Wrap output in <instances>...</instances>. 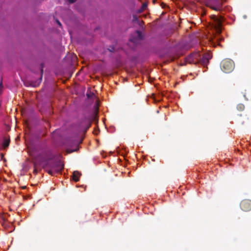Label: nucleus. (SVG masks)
Segmentation results:
<instances>
[{
  "label": "nucleus",
  "mask_w": 251,
  "mask_h": 251,
  "mask_svg": "<svg viewBox=\"0 0 251 251\" xmlns=\"http://www.w3.org/2000/svg\"><path fill=\"white\" fill-rule=\"evenodd\" d=\"M226 0H205V3L206 6L217 11L230 10L227 6H224V3Z\"/></svg>",
  "instance_id": "f257e3e1"
},
{
  "label": "nucleus",
  "mask_w": 251,
  "mask_h": 251,
  "mask_svg": "<svg viewBox=\"0 0 251 251\" xmlns=\"http://www.w3.org/2000/svg\"><path fill=\"white\" fill-rule=\"evenodd\" d=\"M48 166L49 169L47 171L51 176L61 173L64 168V165L60 161H56L51 164H48Z\"/></svg>",
  "instance_id": "f03ea898"
},
{
  "label": "nucleus",
  "mask_w": 251,
  "mask_h": 251,
  "mask_svg": "<svg viewBox=\"0 0 251 251\" xmlns=\"http://www.w3.org/2000/svg\"><path fill=\"white\" fill-rule=\"evenodd\" d=\"M221 70L226 73H231L234 68V62L229 59L223 60L220 64Z\"/></svg>",
  "instance_id": "7ed1b4c3"
},
{
  "label": "nucleus",
  "mask_w": 251,
  "mask_h": 251,
  "mask_svg": "<svg viewBox=\"0 0 251 251\" xmlns=\"http://www.w3.org/2000/svg\"><path fill=\"white\" fill-rule=\"evenodd\" d=\"M201 53L200 51L194 52L185 58V61L187 63L194 64H201Z\"/></svg>",
  "instance_id": "20e7f679"
},
{
  "label": "nucleus",
  "mask_w": 251,
  "mask_h": 251,
  "mask_svg": "<svg viewBox=\"0 0 251 251\" xmlns=\"http://www.w3.org/2000/svg\"><path fill=\"white\" fill-rule=\"evenodd\" d=\"M211 19L213 20L215 28L218 31H220L222 23L224 21V18L222 16L218 17L216 15H212Z\"/></svg>",
  "instance_id": "39448f33"
},
{
  "label": "nucleus",
  "mask_w": 251,
  "mask_h": 251,
  "mask_svg": "<svg viewBox=\"0 0 251 251\" xmlns=\"http://www.w3.org/2000/svg\"><path fill=\"white\" fill-rule=\"evenodd\" d=\"M240 207L244 211H249L251 210V201L244 200L240 203Z\"/></svg>",
  "instance_id": "423d86ee"
},
{
  "label": "nucleus",
  "mask_w": 251,
  "mask_h": 251,
  "mask_svg": "<svg viewBox=\"0 0 251 251\" xmlns=\"http://www.w3.org/2000/svg\"><path fill=\"white\" fill-rule=\"evenodd\" d=\"M212 55L210 52L201 54V64L203 66L207 65Z\"/></svg>",
  "instance_id": "0eeeda50"
},
{
  "label": "nucleus",
  "mask_w": 251,
  "mask_h": 251,
  "mask_svg": "<svg viewBox=\"0 0 251 251\" xmlns=\"http://www.w3.org/2000/svg\"><path fill=\"white\" fill-rule=\"evenodd\" d=\"M135 34L137 35L136 37H131L130 41L134 43H136L138 40H140L142 39V32L140 31L137 30L135 32Z\"/></svg>",
  "instance_id": "6e6552de"
},
{
  "label": "nucleus",
  "mask_w": 251,
  "mask_h": 251,
  "mask_svg": "<svg viewBox=\"0 0 251 251\" xmlns=\"http://www.w3.org/2000/svg\"><path fill=\"white\" fill-rule=\"evenodd\" d=\"M81 176V174L78 171H74L73 175V179L75 182L79 180V177Z\"/></svg>",
  "instance_id": "1a4fd4ad"
},
{
  "label": "nucleus",
  "mask_w": 251,
  "mask_h": 251,
  "mask_svg": "<svg viewBox=\"0 0 251 251\" xmlns=\"http://www.w3.org/2000/svg\"><path fill=\"white\" fill-rule=\"evenodd\" d=\"M84 123L85 125V130L88 129L91 126V121L89 118H85L84 119Z\"/></svg>",
  "instance_id": "9d476101"
},
{
  "label": "nucleus",
  "mask_w": 251,
  "mask_h": 251,
  "mask_svg": "<svg viewBox=\"0 0 251 251\" xmlns=\"http://www.w3.org/2000/svg\"><path fill=\"white\" fill-rule=\"evenodd\" d=\"M147 7V4L146 3H144L141 7L138 10V13H141L143 11H144Z\"/></svg>",
  "instance_id": "9b49d317"
},
{
  "label": "nucleus",
  "mask_w": 251,
  "mask_h": 251,
  "mask_svg": "<svg viewBox=\"0 0 251 251\" xmlns=\"http://www.w3.org/2000/svg\"><path fill=\"white\" fill-rule=\"evenodd\" d=\"M237 109L239 111H242L245 109V106L242 103H239L237 105Z\"/></svg>",
  "instance_id": "f8f14e48"
},
{
  "label": "nucleus",
  "mask_w": 251,
  "mask_h": 251,
  "mask_svg": "<svg viewBox=\"0 0 251 251\" xmlns=\"http://www.w3.org/2000/svg\"><path fill=\"white\" fill-rule=\"evenodd\" d=\"M9 144V141L8 140H5L3 142V145L4 148L7 147Z\"/></svg>",
  "instance_id": "ddd939ff"
},
{
  "label": "nucleus",
  "mask_w": 251,
  "mask_h": 251,
  "mask_svg": "<svg viewBox=\"0 0 251 251\" xmlns=\"http://www.w3.org/2000/svg\"><path fill=\"white\" fill-rule=\"evenodd\" d=\"M132 21L134 22H139V19L137 15H133Z\"/></svg>",
  "instance_id": "4468645a"
},
{
  "label": "nucleus",
  "mask_w": 251,
  "mask_h": 251,
  "mask_svg": "<svg viewBox=\"0 0 251 251\" xmlns=\"http://www.w3.org/2000/svg\"><path fill=\"white\" fill-rule=\"evenodd\" d=\"M41 77L39 78V80L38 81V84H37L38 85L39 84V83L41 82V81L42 80V75H43V66L42 67V69H41Z\"/></svg>",
  "instance_id": "2eb2a0df"
},
{
  "label": "nucleus",
  "mask_w": 251,
  "mask_h": 251,
  "mask_svg": "<svg viewBox=\"0 0 251 251\" xmlns=\"http://www.w3.org/2000/svg\"><path fill=\"white\" fill-rule=\"evenodd\" d=\"M77 150H78V149H76L74 150H71L70 149H67V151L68 153H72V152H73L74 151H77Z\"/></svg>",
  "instance_id": "dca6fc26"
},
{
  "label": "nucleus",
  "mask_w": 251,
  "mask_h": 251,
  "mask_svg": "<svg viewBox=\"0 0 251 251\" xmlns=\"http://www.w3.org/2000/svg\"><path fill=\"white\" fill-rule=\"evenodd\" d=\"M3 85H2V82H1L0 83V95L2 93V89H3Z\"/></svg>",
  "instance_id": "f3484780"
},
{
  "label": "nucleus",
  "mask_w": 251,
  "mask_h": 251,
  "mask_svg": "<svg viewBox=\"0 0 251 251\" xmlns=\"http://www.w3.org/2000/svg\"><path fill=\"white\" fill-rule=\"evenodd\" d=\"M108 50L110 52H113L115 50L114 49V47L112 46V47H110L109 49H108Z\"/></svg>",
  "instance_id": "a211bd4d"
},
{
  "label": "nucleus",
  "mask_w": 251,
  "mask_h": 251,
  "mask_svg": "<svg viewBox=\"0 0 251 251\" xmlns=\"http://www.w3.org/2000/svg\"><path fill=\"white\" fill-rule=\"evenodd\" d=\"M68 0V1L69 2V3H73L75 2L76 1V0Z\"/></svg>",
  "instance_id": "6ab92c4d"
},
{
  "label": "nucleus",
  "mask_w": 251,
  "mask_h": 251,
  "mask_svg": "<svg viewBox=\"0 0 251 251\" xmlns=\"http://www.w3.org/2000/svg\"><path fill=\"white\" fill-rule=\"evenodd\" d=\"M47 159H44V158H42V159H41V160L40 161H39V162H41L46 161H47Z\"/></svg>",
  "instance_id": "aec40b11"
},
{
  "label": "nucleus",
  "mask_w": 251,
  "mask_h": 251,
  "mask_svg": "<svg viewBox=\"0 0 251 251\" xmlns=\"http://www.w3.org/2000/svg\"><path fill=\"white\" fill-rule=\"evenodd\" d=\"M56 22L59 26H61V24L58 20H56Z\"/></svg>",
  "instance_id": "412c9836"
},
{
  "label": "nucleus",
  "mask_w": 251,
  "mask_h": 251,
  "mask_svg": "<svg viewBox=\"0 0 251 251\" xmlns=\"http://www.w3.org/2000/svg\"><path fill=\"white\" fill-rule=\"evenodd\" d=\"M165 6H166V4H165V3H162V7H163V8H164Z\"/></svg>",
  "instance_id": "4be33fe9"
},
{
  "label": "nucleus",
  "mask_w": 251,
  "mask_h": 251,
  "mask_svg": "<svg viewBox=\"0 0 251 251\" xmlns=\"http://www.w3.org/2000/svg\"><path fill=\"white\" fill-rule=\"evenodd\" d=\"M35 161H36V162H38V158H37H37H35Z\"/></svg>",
  "instance_id": "5701e85b"
},
{
  "label": "nucleus",
  "mask_w": 251,
  "mask_h": 251,
  "mask_svg": "<svg viewBox=\"0 0 251 251\" xmlns=\"http://www.w3.org/2000/svg\"><path fill=\"white\" fill-rule=\"evenodd\" d=\"M156 0H153V2L155 3Z\"/></svg>",
  "instance_id": "b1692460"
}]
</instances>
